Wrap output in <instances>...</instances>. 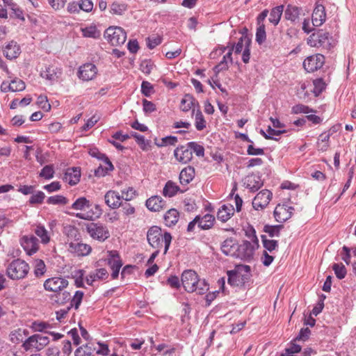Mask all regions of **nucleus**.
<instances>
[{"label": "nucleus", "instance_id": "nucleus-61", "mask_svg": "<svg viewBox=\"0 0 356 356\" xmlns=\"http://www.w3.org/2000/svg\"><path fill=\"white\" fill-rule=\"evenodd\" d=\"M45 197V195L42 191H38L35 194H33L29 200V202L32 204H41Z\"/></svg>", "mask_w": 356, "mask_h": 356}, {"label": "nucleus", "instance_id": "nucleus-50", "mask_svg": "<svg viewBox=\"0 0 356 356\" xmlns=\"http://www.w3.org/2000/svg\"><path fill=\"white\" fill-rule=\"evenodd\" d=\"M83 297V292L81 291H76L74 296L70 300V303L69 305V307H70V309L74 307L75 309H77L81 303Z\"/></svg>", "mask_w": 356, "mask_h": 356}, {"label": "nucleus", "instance_id": "nucleus-25", "mask_svg": "<svg viewBox=\"0 0 356 356\" xmlns=\"http://www.w3.org/2000/svg\"><path fill=\"white\" fill-rule=\"evenodd\" d=\"M20 53V48L16 42L11 41L6 47L3 50V54L8 59H13L17 58Z\"/></svg>", "mask_w": 356, "mask_h": 356}, {"label": "nucleus", "instance_id": "nucleus-59", "mask_svg": "<svg viewBox=\"0 0 356 356\" xmlns=\"http://www.w3.org/2000/svg\"><path fill=\"white\" fill-rule=\"evenodd\" d=\"M141 92L145 97H149L154 92L152 85L148 81H143L141 84Z\"/></svg>", "mask_w": 356, "mask_h": 356}, {"label": "nucleus", "instance_id": "nucleus-62", "mask_svg": "<svg viewBox=\"0 0 356 356\" xmlns=\"http://www.w3.org/2000/svg\"><path fill=\"white\" fill-rule=\"evenodd\" d=\"M91 355V348L88 345L84 347H79L74 352L75 356H90Z\"/></svg>", "mask_w": 356, "mask_h": 356}, {"label": "nucleus", "instance_id": "nucleus-64", "mask_svg": "<svg viewBox=\"0 0 356 356\" xmlns=\"http://www.w3.org/2000/svg\"><path fill=\"white\" fill-rule=\"evenodd\" d=\"M80 10H82L85 12H90L93 8V3L91 0H81L79 2Z\"/></svg>", "mask_w": 356, "mask_h": 356}, {"label": "nucleus", "instance_id": "nucleus-45", "mask_svg": "<svg viewBox=\"0 0 356 356\" xmlns=\"http://www.w3.org/2000/svg\"><path fill=\"white\" fill-rule=\"evenodd\" d=\"M130 137L135 138L136 143L140 146L143 150H147L149 145V141L145 140V137L136 132L131 131L129 135Z\"/></svg>", "mask_w": 356, "mask_h": 356}, {"label": "nucleus", "instance_id": "nucleus-18", "mask_svg": "<svg viewBox=\"0 0 356 356\" xmlns=\"http://www.w3.org/2000/svg\"><path fill=\"white\" fill-rule=\"evenodd\" d=\"M62 70L57 67L51 65L47 67L45 70H42L40 72V76L51 81H57V79L61 76Z\"/></svg>", "mask_w": 356, "mask_h": 356}, {"label": "nucleus", "instance_id": "nucleus-5", "mask_svg": "<svg viewBox=\"0 0 356 356\" xmlns=\"http://www.w3.org/2000/svg\"><path fill=\"white\" fill-rule=\"evenodd\" d=\"M104 38L113 45L123 44L127 39V33L123 29L110 26L104 32Z\"/></svg>", "mask_w": 356, "mask_h": 356}, {"label": "nucleus", "instance_id": "nucleus-33", "mask_svg": "<svg viewBox=\"0 0 356 356\" xmlns=\"http://www.w3.org/2000/svg\"><path fill=\"white\" fill-rule=\"evenodd\" d=\"M214 220V216L211 214H206L202 218L199 216L198 227L202 229H209L213 226Z\"/></svg>", "mask_w": 356, "mask_h": 356}, {"label": "nucleus", "instance_id": "nucleus-1", "mask_svg": "<svg viewBox=\"0 0 356 356\" xmlns=\"http://www.w3.org/2000/svg\"><path fill=\"white\" fill-rule=\"evenodd\" d=\"M181 280L183 287L188 293L204 294L209 290V284L204 280H200L196 272L193 270H184Z\"/></svg>", "mask_w": 356, "mask_h": 356}, {"label": "nucleus", "instance_id": "nucleus-46", "mask_svg": "<svg viewBox=\"0 0 356 356\" xmlns=\"http://www.w3.org/2000/svg\"><path fill=\"white\" fill-rule=\"evenodd\" d=\"M301 346L291 341L288 347L285 348L284 352L282 353V356H293V354L300 353Z\"/></svg>", "mask_w": 356, "mask_h": 356}, {"label": "nucleus", "instance_id": "nucleus-3", "mask_svg": "<svg viewBox=\"0 0 356 356\" xmlns=\"http://www.w3.org/2000/svg\"><path fill=\"white\" fill-rule=\"evenodd\" d=\"M29 266L24 260L17 259L13 261L8 266L6 272L12 280L24 278L29 273Z\"/></svg>", "mask_w": 356, "mask_h": 356}, {"label": "nucleus", "instance_id": "nucleus-31", "mask_svg": "<svg viewBox=\"0 0 356 356\" xmlns=\"http://www.w3.org/2000/svg\"><path fill=\"white\" fill-rule=\"evenodd\" d=\"M251 39L248 35H243L240 38L238 42L234 44V51L238 54L243 51L245 47L250 48Z\"/></svg>", "mask_w": 356, "mask_h": 356}, {"label": "nucleus", "instance_id": "nucleus-57", "mask_svg": "<svg viewBox=\"0 0 356 356\" xmlns=\"http://www.w3.org/2000/svg\"><path fill=\"white\" fill-rule=\"evenodd\" d=\"M177 138L176 136H166L161 139V143H156L155 142V144L158 147H163L167 145H175L177 142Z\"/></svg>", "mask_w": 356, "mask_h": 356}, {"label": "nucleus", "instance_id": "nucleus-55", "mask_svg": "<svg viewBox=\"0 0 356 356\" xmlns=\"http://www.w3.org/2000/svg\"><path fill=\"white\" fill-rule=\"evenodd\" d=\"M54 170L52 165H45L40 172V177L46 179H50L54 177Z\"/></svg>", "mask_w": 356, "mask_h": 356}, {"label": "nucleus", "instance_id": "nucleus-37", "mask_svg": "<svg viewBox=\"0 0 356 356\" xmlns=\"http://www.w3.org/2000/svg\"><path fill=\"white\" fill-rule=\"evenodd\" d=\"M179 188L172 181H168L163 188V193L165 196L171 197L179 191Z\"/></svg>", "mask_w": 356, "mask_h": 356}, {"label": "nucleus", "instance_id": "nucleus-48", "mask_svg": "<svg viewBox=\"0 0 356 356\" xmlns=\"http://www.w3.org/2000/svg\"><path fill=\"white\" fill-rule=\"evenodd\" d=\"M127 8V5L124 3L114 1L111 6L112 13L122 15Z\"/></svg>", "mask_w": 356, "mask_h": 356}, {"label": "nucleus", "instance_id": "nucleus-10", "mask_svg": "<svg viewBox=\"0 0 356 356\" xmlns=\"http://www.w3.org/2000/svg\"><path fill=\"white\" fill-rule=\"evenodd\" d=\"M324 62V56L318 54L307 57L303 62V67L308 72H313L322 67Z\"/></svg>", "mask_w": 356, "mask_h": 356}, {"label": "nucleus", "instance_id": "nucleus-23", "mask_svg": "<svg viewBox=\"0 0 356 356\" xmlns=\"http://www.w3.org/2000/svg\"><path fill=\"white\" fill-rule=\"evenodd\" d=\"M234 213V209L232 204H224L218 210L217 218L219 220L227 222Z\"/></svg>", "mask_w": 356, "mask_h": 356}, {"label": "nucleus", "instance_id": "nucleus-24", "mask_svg": "<svg viewBox=\"0 0 356 356\" xmlns=\"http://www.w3.org/2000/svg\"><path fill=\"white\" fill-rule=\"evenodd\" d=\"M147 208L152 211H159L165 205L164 201L159 196H152L146 201Z\"/></svg>", "mask_w": 356, "mask_h": 356}, {"label": "nucleus", "instance_id": "nucleus-53", "mask_svg": "<svg viewBox=\"0 0 356 356\" xmlns=\"http://www.w3.org/2000/svg\"><path fill=\"white\" fill-rule=\"evenodd\" d=\"M266 38L265 26L264 24L259 25L256 32V41L258 44H261Z\"/></svg>", "mask_w": 356, "mask_h": 356}, {"label": "nucleus", "instance_id": "nucleus-27", "mask_svg": "<svg viewBox=\"0 0 356 356\" xmlns=\"http://www.w3.org/2000/svg\"><path fill=\"white\" fill-rule=\"evenodd\" d=\"M108 274L105 268L97 269L94 273H91L86 277V282L89 285H92L93 282L97 280H105L108 277Z\"/></svg>", "mask_w": 356, "mask_h": 356}, {"label": "nucleus", "instance_id": "nucleus-63", "mask_svg": "<svg viewBox=\"0 0 356 356\" xmlns=\"http://www.w3.org/2000/svg\"><path fill=\"white\" fill-rule=\"evenodd\" d=\"M311 334V331L308 327L306 328H302L300 331L299 334L296 337L294 341L299 340V341H305L307 340L309 337V335Z\"/></svg>", "mask_w": 356, "mask_h": 356}, {"label": "nucleus", "instance_id": "nucleus-2", "mask_svg": "<svg viewBox=\"0 0 356 356\" xmlns=\"http://www.w3.org/2000/svg\"><path fill=\"white\" fill-rule=\"evenodd\" d=\"M147 239L149 245L154 249H161L163 246V243H164V254H165L169 249L172 236L167 232L162 234V230L160 227L152 226L147 232Z\"/></svg>", "mask_w": 356, "mask_h": 356}, {"label": "nucleus", "instance_id": "nucleus-56", "mask_svg": "<svg viewBox=\"0 0 356 356\" xmlns=\"http://www.w3.org/2000/svg\"><path fill=\"white\" fill-rule=\"evenodd\" d=\"M313 92L315 96H318L325 88V84L322 79H316L314 81Z\"/></svg>", "mask_w": 356, "mask_h": 356}, {"label": "nucleus", "instance_id": "nucleus-54", "mask_svg": "<svg viewBox=\"0 0 356 356\" xmlns=\"http://www.w3.org/2000/svg\"><path fill=\"white\" fill-rule=\"evenodd\" d=\"M332 269L337 277L339 280L343 279L346 275V269L342 264H334Z\"/></svg>", "mask_w": 356, "mask_h": 356}, {"label": "nucleus", "instance_id": "nucleus-52", "mask_svg": "<svg viewBox=\"0 0 356 356\" xmlns=\"http://www.w3.org/2000/svg\"><path fill=\"white\" fill-rule=\"evenodd\" d=\"M10 86H8L12 92H19L25 89L26 86L23 81L19 79H15L10 82Z\"/></svg>", "mask_w": 356, "mask_h": 356}, {"label": "nucleus", "instance_id": "nucleus-58", "mask_svg": "<svg viewBox=\"0 0 356 356\" xmlns=\"http://www.w3.org/2000/svg\"><path fill=\"white\" fill-rule=\"evenodd\" d=\"M37 104L44 111H49L51 109V105L48 102L47 97L44 95H40L38 97Z\"/></svg>", "mask_w": 356, "mask_h": 356}, {"label": "nucleus", "instance_id": "nucleus-30", "mask_svg": "<svg viewBox=\"0 0 356 356\" xmlns=\"http://www.w3.org/2000/svg\"><path fill=\"white\" fill-rule=\"evenodd\" d=\"M72 298L70 293L67 291H58V293L51 295V299L58 303V305H64L68 302Z\"/></svg>", "mask_w": 356, "mask_h": 356}, {"label": "nucleus", "instance_id": "nucleus-34", "mask_svg": "<svg viewBox=\"0 0 356 356\" xmlns=\"http://www.w3.org/2000/svg\"><path fill=\"white\" fill-rule=\"evenodd\" d=\"M23 348L27 351L32 348L39 350L38 344V334H33L29 337L22 344Z\"/></svg>", "mask_w": 356, "mask_h": 356}, {"label": "nucleus", "instance_id": "nucleus-42", "mask_svg": "<svg viewBox=\"0 0 356 356\" xmlns=\"http://www.w3.org/2000/svg\"><path fill=\"white\" fill-rule=\"evenodd\" d=\"M261 238L264 247L270 252H272L273 250L278 248L277 241L267 239L266 236L265 235H261Z\"/></svg>", "mask_w": 356, "mask_h": 356}, {"label": "nucleus", "instance_id": "nucleus-12", "mask_svg": "<svg viewBox=\"0 0 356 356\" xmlns=\"http://www.w3.org/2000/svg\"><path fill=\"white\" fill-rule=\"evenodd\" d=\"M38 240L33 235L24 236L20 239V244L29 255H31L38 250Z\"/></svg>", "mask_w": 356, "mask_h": 356}, {"label": "nucleus", "instance_id": "nucleus-13", "mask_svg": "<svg viewBox=\"0 0 356 356\" xmlns=\"http://www.w3.org/2000/svg\"><path fill=\"white\" fill-rule=\"evenodd\" d=\"M97 73L96 66L92 63H86L79 67L78 76L85 81L93 79Z\"/></svg>", "mask_w": 356, "mask_h": 356}, {"label": "nucleus", "instance_id": "nucleus-4", "mask_svg": "<svg viewBox=\"0 0 356 356\" xmlns=\"http://www.w3.org/2000/svg\"><path fill=\"white\" fill-rule=\"evenodd\" d=\"M250 267L249 266H241L236 271L230 270L227 272L228 283L231 286H241L249 278Z\"/></svg>", "mask_w": 356, "mask_h": 356}, {"label": "nucleus", "instance_id": "nucleus-39", "mask_svg": "<svg viewBox=\"0 0 356 356\" xmlns=\"http://www.w3.org/2000/svg\"><path fill=\"white\" fill-rule=\"evenodd\" d=\"M195 126L197 130L202 131L206 127V120L202 115V111L198 108L195 113Z\"/></svg>", "mask_w": 356, "mask_h": 356}, {"label": "nucleus", "instance_id": "nucleus-6", "mask_svg": "<svg viewBox=\"0 0 356 356\" xmlns=\"http://www.w3.org/2000/svg\"><path fill=\"white\" fill-rule=\"evenodd\" d=\"M259 247V241L257 236L254 234L252 242L243 241L237 248L238 256L242 259L250 261L253 258L254 250Z\"/></svg>", "mask_w": 356, "mask_h": 356}, {"label": "nucleus", "instance_id": "nucleus-38", "mask_svg": "<svg viewBox=\"0 0 356 356\" xmlns=\"http://www.w3.org/2000/svg\"><path fill=\"white\" fill-rule=\"evenodd\" d=\"M285 18L294 22L299 15V9L296 6L289 5L284 13Z\"/></svg>", "mask_w": 356, "mask_h": 356}, {"label": "nucleus", "instance_id": "nucleus-29", "mask_svg": "<svg viewBox=\"0 0 356 356\" xmlns=\"http://www.w3.org/2000/svg\"><path fill=\"white\" fill-rule=\"evenodd\" d=\"M109 258L108 259V264L111 269H120L122 263L120 259V256L117 251L113 250L108 252Z\"/></svg>", "mask_w": 356, "mask_h": 356}, {"label": "nucleus", "instance_id": "nucleus-44", "mask_svg": "<svg viewBox=\"0 0 356 356\" xmlns=\"http://www.w3.org/2000/svg\"><path fill=\"white\" fill-rule=\"evenodd\" d=\"M121 200L131 201L136 196V191L133 187H128L121 191Z\"/></svg>", "mask_w": 356, "mask_h": 356}, {"label": "nucleus", "instance_id": "nucleus-49", "mask_svg": "<svg viewBox=\"0 0 356 356\" xmlns=\"http://www.w3.org/2000/svg\"><path fill=\"white\" fill-rule=\"evenodd\" d=\"M187 145L192 153L194 152L197 156H204V148L202 145H199L195 142H190Z\"/></svg>", "mask_w": 356, "mask_h": 356}, {"label": "nucleus", "instance_id": "nucleus-28", "mask_svg": "<svg viewBox=\"0 0 356 356\" xmlns=\"http://www.w3.org/2000/svg\"><path fill=\"white\" fill-rule=\"evenodd\" d=\"M179 220V212L175 209H169L164 216V222L166 226L175 225Z\"/></svg>", "mask_w": 356, "mask_h": 356}, {"label": "nucleus", "instance_id": "nucleus-36", "mask_svg": "<svg viewBox=\"0 0 356 356\" xmlns=\"http://www.w3.org/2000/svg\"><path fill=\"white\" fill-rule=\"evenodd\" d=\"M284 227L282 225H266L264 227V231L268 234L271 238L277 237L280 236L281 229Z\"/></svg>", "mask_w": 356, "mask_h": 356}, {"label": "nucleus", "instance_id": "nucleus-11", "mask_svg": "<svg viewBox=\"0 0 356 356\" xmlns=\"http://www.w3.org/2000/svg\"><path fill=\"white\" fill-rule=\"evenodd\" d=\"M272 198V193L268 190H262L254 197L252 207L255 210H263L269 204Z\"/></svg>", "mask_w": 356, "mask_h": 356}, {"label": "nucleus", "instance_id": "nucleus-60", "mask_svg": "<svg viewBox=\"0 0 356 356\" xmlns=\"http://www.w3.org/2000/svg\"><path fill=\"white\" fill-rule=\"evenodd\" d=\"M46 270V266L43 261L36 260L35 264L34 273L37 277L44 275Z\"/></svg>", "mask_w": 356, "mask_h": 356}, {"label": "nucleus", "instance_id": "nucleus-41", "mask_svg": "<svg viewBox=\"0 0 356 356\" xmlns=\"http://www.w3.org/2000/svg\"><path fill=\"white\" fill-rule=\"evenodd\" d=\"M81 31L83 37L86 38H98L100 36L99 31L93 26L82 28Z\"/></svg>", "mask_w": 356, "mask_h": 356}, {"label": "nucleus", "instance_id": "nucleus-17", "mask_svg": "<svg viewBox=\"0 0 356 356\" xmlns=\"http://www.w3.org/2000/svg\"><path fill=\"white\" fill-rule=\"evenodd\" d=\"M69 251L77 256H86L91 252V247L82 243H70L69 245Z\"/></svg>", "mask_w": 356, "mask_h": 356}, {"label": "nucleus", "instance_id": "nucleus-21", "mask_svg": "<svg viewBox=\"0 0 356 356\" xmlns=\"http://www.w3.org/2000/svg\"><path fill=\"white\" fill-rule=\"evenodd\" d=\"M195 105L199 107L197 101L191 95L186 94L181 101L180 108L184 112H187L190 109H193V113H194Z\"/></svg>", "mask_w": 356, "mask_h": 356}, {"label": "nucleus", "instance_id": "nucleus-16", "mask_svg": "<svg viewBox=\"0 0 356 356\" xmlns=\"http://www.w3.org/2000/svg\"><path fill=\"white\" fill-rule=\"evenodd\" d=\"M243 184L251 191L254 192L259 190L263 186L264 183L259 176L251 175L244 179Z\"/></svg>", "mask_w": 356, "mask_h": 356}, {"label": "nucleus", "instance_id": "nucleus-40", "mask_svg": "<svg viewBox=\"0 0 356 356\" xmlns=\"http://www.w3.org/2000/svg\"><path fill=\"white\" fill-rule=\"evenodd\" d=\"M90 207L89 200L83 197L78 198L72 205V208L75 210H85L89 209Z\"/></svg>", "mask_w": 356, "mask_h": 356}, {"label": "nucleus", "instance_id": "nucleus-43", "mask_svg": "<svg viewBox=\"0 0 356 356\" xmlns=\"http://www.w3.org/2000/svg\"><path fill=\"white\" fill-rule=\"evenodd\" d=\"M105 161L108 166L105 168L102 166L98 167L97 169L95 170V175L96 177H104L107 174L108 171L113 170V165L108 157H105Z\"/></svg>", "mask_w": 356, "mask_h": 356}, {"label": "nucleus", "instance_id": "nucleus-19", "mask_svg": "<svg viewBox=\"0 0 356 356\" xmlns=\"http://www.w3.org/2000/svg\"><path fill=\"white\" fill-rule=\"evenodd\" d=\"M81 172L77 168H71L67 169L65 172L63 179L73 186L76 185L80 180Z\"/></svg>", "mask_w": 356, "mask_h": 356}, {"label": "nucleus", "instance_id": "nucleus-7", "mask_svg": "<svg viewBox=\"0 0 356 356\" xmlns=\"http://www.w3.org/2000/svg\"><path fill=\"white\" fill-rule=\"evenodd\" d=\"M330 34L322 29L313 33L307 39V44L314 47H323L329 48L330 46Z\"/></svg>", "mask_w": 356, "mask_h": 356}, {"label": "nucleus", "instance_id": "nucleus-47", "mask_svg": "<svg viewBox=\"0 0 356 356\" xmlns=\"http://www.w3.org/2000/svg\"><path fill=\"white\" fill-rule=\"evenodd\" d=\"M35 234L41 238L43 243H47L49 241V236L47 229L43 226L38 225L34 230Z\"/></svg>", "mask_w": 356, "mask_h": 356}, {"label": "nucleus", "instance_id": "nucleus-35", "mask_svg": "<svg viewBox=\"0 0 356 356\" xmlns=\"http://www.w3.org/2000/svg\"><path fill=\"white\" fill-rule=\"evenodd\" d=\"M235 245L236 243L234 239L227 238L222 243L221 250L226 255L232 254L234 252V250L236 248Z\"/></svg>", "mask_w": 356, "mask_h": 356}, {"label": "nucleus", "instance_id": "nucleus-8", "mask_svg": "<svg viewBox=\"0 0 356 356\" xmlns=\"http://www.w3.org/2000/svg\"><path fill=\"white\" fill-rule=\"evenodd\" d=\"M86 229L91 237L101 241L110 236L107 227L99 223L90 222L87 225Z\"/></svg>", "mask_w": 356, "mask_h": 356}, {"label": "nucleus", "instance_id": "nucleus-9", "mask_svg": "<svg viewBox=\"0 0 356 356\" xmlns=\"http://www.w3.org/2000/svg\"><path fill=\"white\" fill-rule=\"evenodd\" d=\"M68 286V281L63 277H54L47 279L44 282V287L47 291H53L56 293L62 291Z\"/></svg>", "mask_w": 356, "mask_h": 356}, {"label": "nucleus", "instance_id": "nucleus-14", "mask_svg": "<svg viewBox=\"0 0 356 356\" xmlns=\"http://www.w3.org/2000/svg\"><path fill=\"white\" fill-rule=\"evenodd\" d=\"M294 208L289 207L286 204H278L274 211V217L279 222H283L289 219L291 216Z\"/></svg>", "mask_w": 356, "mask_h": 356}, {"label": "nucleus", "instance_id": "nucleus-20", "mask_svg": "<svg viewBox=\"0 0 356 356\" xmlns=\"http://www.w3.org/2000/svg\"><path fill=\"white\" fill-rule=\"evenodd\" d=\"M174 154L177 160L183 163L189 162L193 157L192 152L188 146H180L177 147L175 150Z\"/></svg>", "mask_w": 356, "mask_h": 356}, {"label": "nucleus", "instance_id": "nucleus-15", "mask_svg": "<svg viewBox=\"0 0 356 356\" xmlns=\"http://www.w3.org/2000/svg\"><path fill=\"white\" fill-rule=\"evenodd\" d=\"M105 203L108 207L115 209L122 206L120 195L115 191L110 190L104 195Z\"/></svg>", "mask_w": 356, "mask_h": 356}, {"label": "nucleus", "instance_id": "nucleus-51", "mask_svg": "<svg viewBox=\"0 0 356 356\" xmlns=\"http://www.w3.org/2000/svg\"><path fill=\"white\" fill-rule=\"evenodd\" d=\"M49 204H62L65 205L68 203V200L63 195H54L49 197L47 200Z\"/></svg>", "mask_w": 356, "mask_h": 356}, {"label": "nucleus", "instance_id": "nucleus-26", "mask_svg": "<svg viewBox=\"0 0 356 356\" xmlns=\"http://www.w3.org/2000/svg\"><path fill=\"white\" fill-rule=\"evenodd\" d=\"M195 177V169L191 166L184 168L179 174V181L182 185L189 184Z\"/></svg>", "mask_w": 356, "mask_h": 356}, {"label": "nucleus", "instance_id": "nucleus-32", "mask_svg": "<svg viewBox=\"0 0 356 356\" xmlns=\"http://www.w3.org/2000/svg\"><path fill=\"white\" fill-rule=\"evenodd\" d=\"M284 10V6H278L273 8L270 13L269 22L275 26L277 25Z\"/></svg>", "mask_w": 356, "mask_h": 356}, {"label": "nucleus", "instance_id": "nucleus-22", "mask_svg": "<svg viewBox=\"0 0 356 356\" xmlns=\"http://www.w3.org/2000/svg\"><path fill=\"white\" fill-rule=\"evenodd\" d=\"M325 20V8L322 5H317L312 14V23L315 26H320Z\"/></svg>", "mask_w": 356, "mask_h": 356}]
</instances>
